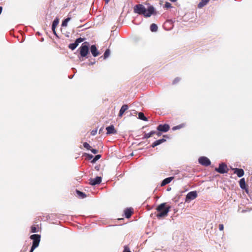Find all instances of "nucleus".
I'll list each match as a JSON object with an SVG mask.
<instances>
[{"label": "nucleus", "instance_id": "27", "mask_svg": "<svg viewBox=\"0 0 252 252\" xmlns=\"http://www.w3.org/2000/svg\"><path fill=\"white\" fill-rule=\"evenodd\" d=\"M71 18L69 17L65 19L62 24V26L63 27H66L67 25V23L70 20Z\"/></svg>", "mask_w": 252, "mask_h": 252}, {"label": "nucleus", "instance_id": "44", "mask_svg": "<svg viewBox=\"0 0 252 252\" xmlns=\"http://www.w3.org/2000/svg\"><path fill=\"white\" fill-rule=\"evenodd\" d=\"M170 189H171V188L168 189H167V190H170Z\"/></svg>", "mask_w": 252, "mask_h": 252}, {"label": "nucleus", "instance_id": "11", "mask_svg": "<svg viewBox=\"0 0 252 252\" xmlns=\"http://www.w3.org/2000/svg\"><path fill=\"white\" fill-rule=\"evenodd\" d=\"M90 51L92 54L93 56L94 57L97 56L99 54V53L95 45H93L91 46Z\"/></svg>", "mask_w": 252, "mask_h": 252}, {"label": "nucleus", "instance_id": "4", "mask_svg": "<svg viewBox=\"0 0 252 252\" xmlns=\"http://www.w3.org/2000/svg\"><path fill=\"white\" fill-rule=\"evenodd\" d=\"M30 238L33 240V242L30 252H33L39 244L40 236L38 234H33L31 236Z\"/></svg>", "mask_w": 252, "mask_h": 252}, {"label": "nucleus", "instance_id": "17", "mask_svg": "<svg viewBox=\"0 0 252 252\" xmlns=\"http://www.w3.org/2000/svg\"><path fill=\"white\" fill-rule=\"evenodd\" d=\"M132 214V210L131 208H126L125 210V217L126 218H129L130 217Z\"/></svg>", "mask_w": 252, "mask_h": 252}, {"label": "nucleus", "instance_id": "37", "mask_svg": "<svg viewBox=\"0 0 252 252\" xmlns=\"http://www.w3.org/2000/svg\"><path fill=\"white\" fill-rule=\"evenodd\" d=\"M90 150L94 154H95L97 153V152H98V151L97 150H96V149H91Z\"/></svg>", "mask_w": 252, "mask_h": 252}, {"label": "nucleus", "instance_id": "26", "mask_svg": "<svg viewBox=\"0 0 252 252\" xmlns=\"http://www.w3.org/2000/svg\"><path fill=\"white\" fill-rule=\"evenodd\" d=\"M78 45L77 43H71L69 45L68 47L69 49H71L72 50H74L77 47Z\"/></svg>", "mask_w": 252, "mask_h": 252}, {"label": "nucleus", "instance_id": "35", "mask_svg": "<svg viewBox=\"0 0 252 252\" xmlns=\"http://www.w3.org/2000/svg\"><path fill=\"white\" fill-rule=\"evenodd\" d=\"M219 226V230L220 231H222L223 230L224 226L222 224H220Z\"/></svg>", "mask_w": 252, "mask_h": 252}, {"label": "nucleus", "instance_id": "8", "mask_svg": "<svg viewBox=\"0 0 252 252\" xmlns=\"http://www.w3.org/2000/svg\"><path fill=\"white\" fill-rule=\"evenodd\" d=\"M157 129L159 131L166 132L169 130L170 126L168 124H160L158 126Z\"/></svg>", "mask_w": 252, "mask_h": 252}, {"label": "nucleus", "instance_id": "34", "mask_svg": "<svg viewBox=\"0 0 252 252\" xmlns=\"http://www.w3.org/2000/svg\"><path fill=\"white\" fill-rule=\"evenodd\" d=\"M123 252H131L129 250V249L127 247V246H125L124 247V250Z\"/></svg>", "mask_w": 252, "mask_h": 252}, {"label": "nucleus", "instance_id": "24", "mask_svg": "<svg viewBox=\"0 0 252 252\" xmlns=\"http://www.w3.org/2000/svg\"><path fill=\"white\" fill-rule=\"evenodd\" d=\"M150 30L152 32H157L158 30V26L155 24H152L150 26Z\"/></svg>", "mask_w": 252, "mask_h": 252}, {"label": "nucleus", "instance_id": "33", "mask_svg": "<svg viewBox=\"0 0 252 252\" xmlns=\"http://www.w3.org/2000/svg\"><path fill=\"white\" fill-rule=\"evenodd\" d=\"M37 231L36 230V227L34 226H32V227H31V232L32 233H34V232H36Z\"/></svg>", "mask_w": 252, "mask_h": 252}, {"label": "nucleus", "instance_id": "5", "mask_svg": "<svg viewBox=\"0 0 252 252\" xmlns=\"http://www.w3.org/2000/svg\"><path fill=\"white\" fill-rule=\"evenodd\" d=\"M215 171L220 174L226 173L228 172V169L227 165L224 163H221L219 164L218 168H215Z\"/></svg>", "mask_w": 252, "mask_h": 252}, {"label": "nucleus", "instance_id": "16", "mask_svg": "<svg viewBox=\"0 0 252 252\" xmlns=\"http://www.w3.org/2000/svg\"><path fill=\"white\" fill-rule=\"evenodd\" d=\"M166 141V140L164 138H162V139H159V140H158L156 141H155L153 144L152 145H151V146L153 147V148H154L156 146H158V145H159L160 144H161V143H162L163 142H165Z\"/></svg>", "mask_w": 252, "mask_h": 252}, {"label": "nucleus", "instance_id": "2", "mask_svg": "<svg viewBox=\"0 0 252 252\" xmlns=\"http://www.w3.org/2000/svg\"><path fill=\"white\" fill-rule=\"evenodd\" d=\"M170 209V206L166 207L165 203L160 204L157 208V210L158 212V213L157 215V217L158 218L166 217L169 212Z\"/></svg>", "mask_w": 252, "mask_h": 252}, {"label": "nucleus", "instance_id": "21", "mask_svg": "<svg viewBox=\"0 0 252 252\" xmlns=\"http://www.w3.org/2000/svg\"><path fill=\"white\" fill-rule=\"evenodd\" d=\"M138 118L144 121H147V118L145 116L144 114L142 112H139L138 113Z\"/></svg>", "mask_w": 252, "mask_h": 252}, {"label": "nucleus", "instance_id": "28", "mask_svg": "<svg viewBox=\"0 0 252 252\" xmlns=\"http://www.w3.org/2000/svg\"><path fill=\"white\" fill-rule=\"evenodd\" d=\"M101 158V156L100 155H96L93 159L91 161V162L93 163H95L97 160H98Z\"/></svg>", "mask_w": 252, "mask_h": 252}, {"label": "nucleus", "instance_id": "6", "mask_svg": "<svg viewBox=\"0 0 252 252\" xmlns=\"http://www.w3.org/2000/svg\"><path fill=\"white\" fill-rule=\"evenodd\" d=\"M199 163L204 166H208L211 164V161L206 157H201L198 159Z\"/></svg>", "mask_w": 252, "mask_h": 252}, {"label": "nucleus", "instance_id": "3", "mask_svg": "<svg viewBox=\"0 0 252 252\" xmlns=\"http://www.w3.org/2000/svg\"><path fill=\"white\" fill-rule=\"evenodd\" d=\"M80 50V57H79V59L80 61H82L81 60V58L85 57L89 53V44L87 42H84L81 47L79 48Z\"/></svg>", "mask_w": 252, "mask_h": 252}, {"label": "nucleus", "instance_id": "14", "mask_svg": "<svg viewBox=\"0 0 252 252\" xmlns=\"http://www.w3.org/2000/svg\"><path fill=\"white\" fill-rule=\"evenodd\" d=\"M59 23V19L56 18L54 20V21H53V22L52 23V31L54 33L55 35H57L56 31H55V29H56V26L58 25Z\"/></svg>", "mask_w": 252, "mask_h": 252}, {"label": "nucleus", "instance_id": "36", "mask_svg": "<svg viewBox=\"0 0 252 252\" xmlns=\"http://www.w3.org/2000/svg\"><path fill=\"white\" fill-rule=\"evenodd\" d=\"M96 133H97V129H94L91 131V134L92 135H95L96 134Z\"/></svg>", "mask_w": 252, "mask_h": 252}, {"label": "nucleus", "instance_id": "20", "mask_svg": "<svg viewBox=\"0 0 252 252\" xmlns=\"http://www.w3.org/2000/svg\"><path fill=\"white\" fill-rule=\"evenodd\" d=\"M155 133H156V131L154 130L150 131L149 133H145L143 138L148 139L152 136Z\"/></svg>", "mask_w": 252, "mask_h": 252}, {"label": "nucleus", "instance_id": "18", "mask_svg": "<svg viewBox=\"0 0 252 252\" xmlns=\"http://www.w3.org/2000/svg\"><path fill=\"white\" fill-rule=\"evenodd\" d=\"M210 0H201L200 2L198 4L199 8H202L204 6L206 5Z\"/></svg>", "mask_w": 252, "mask_h": 252}, {"label": "nucleus", "instance_id": "10", "mask_svg": "<svg viewBox=\"0 0 252 252\" xmlns=\"http://www.w3.org/2000/svg\"><path fill=\"white\" fill-rule=\"evenodd\" d=\"M231 169L234 171V173L237 174L239 178L242 177L244 175V171L241 168H231Z\"/></svg>", "mask_w": 252, "mask_h": 252}, {"label": "nucleus", "instance_id": "12", "mask_svg": "<svg viewBox=\"0 0 252 252\" xmlns=\"http://www.w3.org/2000/svg\"><path fill=\"white\" fill-rule=\"evenodd\" d=\"M107 130V134H115L116 133V130L115 129V127L113 125H111L106 128Z\"/></svg>", "mask_w": 252, "mask_h": 252}, {"label": "nucleus", "instance_id": "38", "mask_svg": "<svg viewBox=\"0 0 252 252\" xmlns=\"http://www.w3.org/2000/svg\"><path fill=\"white\" fill-rule=\"evenodd\" d=\"M158 137H159L161 135V133L160 132V131H156V133H155Z\"/></svg>", "mask_w": 252, "mask_h": 252}, {"label": "nucleus", "instance_id": "19", "mask_svg": "<svg viewBox=\"0 0 252 252\" xmlns=\"http://www.w3.org/2000/svg\"><path fill=\"white\" fill-rule=\"evenodd\" d=\"M239 185L242 189H246V182L244 178H242L239 181Z\"/></svg>", "mask_w": 252, "mask_h": 252}, {"label": "nucleus", "instance_id": "29", "mask_svg": "<svg viewBox=\"0 0 252 252\" xmlns=\"http://www.w3.org/2000/svg\"><path fill=\"white\" fill-rule=\"evenodd\" d=\"M84 40H85V38L79 37L76 39V40L75 41V42L77 43V45H78L79 43L83 42Z\"/></svg>", "mask_w": 252, "mask_h": 252}, {"label": "nucleus", "instance_id": "23", "mask_svg": "<svg viewBox=\"0 0 252 252\" xmlns=\"http://www.w3.org/2000/svg\"><path fill=\"white\" fill-rule=\"evenodd\" d=\"M76 193L80 198H84L86 197V194L81 191L77 190Z\"/></svg>", "mask_w": 252, "mask_h": 252}, {"label": "nucleus", "instance_id": "1", "mask_svg": "<svg viewBox=\"0 0 252 252\" xmlns=\"http://www.w3.org/2000/svg\"><path fill=\"white\" fill-rule=\"evenodd\" d=\"M133 11L135 13L143 15L145 17H149L155 12V8L151 5L146 8L143 4H138L134 6Z\"/></svg>", "mask_w": 252, "mask_h": 252}, {"label": "nucleus", "instance_id": "9", "mask_svg": "<svg viewBox=\"0 0 252 252\" xmlns=\"http://www.w3.org/2000/svg\"><path fill=\"white\" fill-rule=\"evenodd\" d=\"M89 184L92 186H95L99 184L102 181L101 177H96L94 179H90Z\"/></svg>", "mask_w": 252, "mask_h": 252}, {"label": "nucleus", "instance_id": "13", "mask_svg": "<svg viewBox=\"0 0 252 252\" xmlns=\"http://www.w3.org/2000/svg\"><path fill=\"white\" fill-rule=\"evenodd\" d=\"M174 177H169L168 178L164 179L161 182V186L163 187L170 183L174 179Z\"/></svg>", "mask_w": 252, "mask_h": 252}, {"label": "nucleus", "instance_id": "22", "mask_svg": "<svg viewBox=\"0 0 252 252\" xmlns=\"http://www.w3.org/2000/svg\"><path fill=\"white\" fill-rule=\"evenodd\" d=\"M185 126H186V124H181L179 125L178 126H173L172 127V130H177V129H181V128H182L183 127H184Z\"/></svg>", "mask_w": 252, "mask_h": 252}, {"label": "nucleus", "instance_id": "15", "mask_svg": "<svg viewBox=\"0 0 252 252\" xmlns=\"http://www.w3.org/2000/svg\"><path fill=\"white\" fill-rule=\"evenodd\" d=\"M128 108V105L126 104L123 105L122 107L121 108V109L119 112V116L122 117L123 115V114L125 113V112L127 110Z\"/></svg>", "mask_w": 252, "mask_h": 252}, {"label": "nucleus", "instance_id": "30", "mask_svg": "<svg viewBox=\"0 0 252 252\" xmlns=\"http://www.w3.org/2000/svg\"><path fill=\"white\" fill-rule=\"evenodd\" d=\"M83 146L88 150H91V147L87 142H84L83 143Z\"/></svg>", "mask_w": 252, "mask_h": 252}, {"label": "nucleus", "instance_id": "39", "mask_svg": "<svg viewBox=\"0 0 252 252\" xmlns=\"http://www.w3.org/2000/svg\"><path fill=\"white\" fill-rule=\"evenodd\" d=\"M86 155L87 156L88 158L89 159H92L94 157L92 155H90V154H86Z\"/></svg>", "mask_w": 252, "mask_h": 252}, {"label": "nucleus", "instance_id": "41", "mask_svg": "<svg viewBox=\"0 0 252 252\" xmlns=\"http://www.w3.org/2000/svg\"><path fill=\"white\" fill-rule=\"evenodd\" d=\"M172 2H176L177 0H170Z\"/></svg>", "mask_w": 252, "mask_h": 252}, {"label": "nucleus", "instance_id": "25", "mask_svg": "<svg viewBox=\"0 0 252 252\" xmlns=\"http://www.w3.org/2000/svg\"><path fill=\"white\" fill-rule=\"evenodd\" d=\"M110 55V50L108 49H107L104 53L103 58L104 59H107Z\"/></svg>", "mask_w": 252, "mask_h": 252}, {"label": "nucleus", "instance_id": "7", "mask_svg": "<svg viewBox=\"0 0 252 252\" xmlns=\"http://www.w3.org/2000/svg\"><path fill=\"white\" fill-rule=\"evenodd\" d=\"M197 196L196 191H192L189 192L186 195V202L193 200Z\"/></svg>", "mask_w": 252, "mask_h": 252}, {"label": "nucleus", "instance_id": "42", "mask_svg": "<svg viewBox=\"0 0 252 252\" xmlns=\"http://www.w3.org/2000/svg\"><path fill=\"white\" fill-rule=\"evenodd\" d=\"M102 130V128H100L99 130V133H100Z\"/></svg>", "mask_w": 252, "mask_h": 252}, {"label": "nucleus", "instance_id": "31", "mask_svg": "<svg viewBox=\"0 0 252 252\" xmlns=\"http://www.w3.org/2000/svg\"><path fill=\"white\" fill-rule=\"evenodd\" d=\"M181 79L179 77H176L173 81V84H176L180 81Z\"/></svg>", "mask_w": 252, "mask_h": 252}, {"label": "nucleus", "instance_id": "40", "mask_svg": "<svg viewBox=\"0 0 252 252\" xmlns=\"http://www.w3.org/2000/svg\"><path fill=\"white\" fill-rule=\"evenodd\" d=\"M2 10V7L1 6H0V14H1Z\"/></svg>", "mask_w": 252, "mask_h": 252}, {"label": "nucleus", "instance_id": "32", "mask_svg": "<svg viewBox=\"0 0 252 252\" xmlns=\"http://www.w3.org/2000/svg\"><path fill=\"white\" fill-rule=\"evenodd\" d=\"M165 7L167 8H170L171 7V4L169 2H166L165 3Z\"/></svg>", "mask_w": 252, "mask_h": 252}, {"label": "nucleus", "instance_id": "43", "mask_svg": "<svg viewBox=\"0 0 252 252\" xmlns=\"http://www.w3.org/2000/svg\"><path fill=\"white\" fill-rule=\"evenodd\" d=\"M110 0H105L106 3H108Z\"/></svg>", "mask_w": 252, "mask_h": 252}]
</instances>
